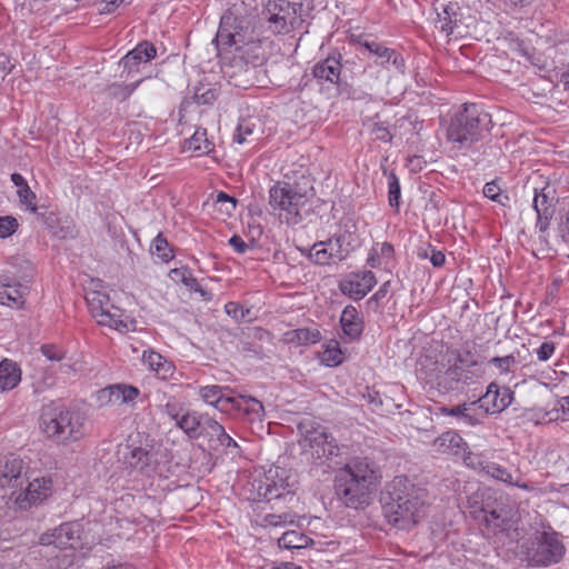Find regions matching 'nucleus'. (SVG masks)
I'll list each match as a JSON object with an SVG mask.
<instances>
[{"label":"nucleus","instance_id":"64","mask_svg":"<svg viewBox=\"0 0 569 569\" xmlns=\"http://www.w3.org/2000/svg\"><path fill=\"white\" fill-rule=\"evenodd\" d=\"M560 236L566 243H569V207L560 224Z\"/></svg>","mask_w":569,"mask_h":569},{"label":"nucleus","instance_id":"58","mask_svg":"<svg viewBox=\"0 0 569 569\" xmlns=\"http://www.w3.org/2000/svg\"><path fill=\"white\" fill-rule=\"evenodd\" d=\"M288 518L289 516L283 513V515H267L264 517V521L268 526H272V527H277V526H281V525H284L287 521H288Z\"/></svg>","mask_w":569,"mask_h":569},{"label":"nucleus","instance_id":"15","mask_svg":"<svg viewBox=\"0 0 569 569\" xmlns=\"http://www.w3.org/2000/svg\"><path fill=\"white\" fill-rule=\"evenodd\" d=\"M377 279L372 271L365 270L348 273L340 282L339 289L352 300H361L376 286Z\"/></svg>","mask_w":569,"mask_h":569},{"label":"nucleus","instance_id":"53","mask_svg":"<svg viewBox=\"0 0 569 569\" xmlns=\"http://www.w3.org/2000/svg\"><path fill=\"white\" fill-rule=\"evenodd\" d=\"M556 350V343L553 341H543L536 350L535 353L537 359L541 362L548 361Z\"/></svg>","mask_w":569,"mask_h":569},{"label":"nucleus","instance_id":"28","mask_svg":"<svg viewBox=\"0 0 569 569\" xmlns=\"http://www.w3.org/2000/svg\"><path fill=\"white\" fill-rule=\"evenodd\" d=\"M441 412L458 419L459 422L467 426H476L481 421V409L479 401L463 402L455 407H442Z\"/></svg>","mask_w":569,"mask_h":569},{"label":"nucleus","instance_id":"39","mask_svg":"<svg viewBox=\"0 0 569 569\" xmlns=\"http://www.w3.org/2000/svg\"><path fill=\"white\" fill-rule=\"evenodd\" d=\"M321 362L327 367L339 366L343 361V353L337 340H330L320 355Z\"/></svg>","mask_w":569,"mask_h":569},{"label":"nucleus","instance_id":"2","mask_svg":"<svg viewBox=\"0 0 569 569\" xmlns=\"http://www.w3.org/2000/svg\"><path fill=\"white\" fill-rule=\"evenodd\" d=\"M380 470L368 457H353L335 475V491L348 508L367 507L379 483Z\"/></svg>","mask_w":569,"mask_h":569},{"label":"nucleus","instance_id":"5","mask_svg":"<svg viewBox=\"0 0 569 569\" xmlns=\"http://www.w3.org/2000/svg\"><path fill=\"white\" fill-rule=\"evenodd\" d=\"M491 116L480 106L465 104L447 129V139L459 150H468L490 131Z\"/></svg>","mask_w":569,"mask_h":569},{"label":"nucleus","instance_id":"41","mask_svg":"<svg viewBox=\"0 0 569 569\" xmlns=\"http://www.w3.org/2000/svg\"><path fill=\"white\" fill-rule=\"evenodd\" d=\"M309 258L317 264L326 266L336 262L327 241L316 242L309 250Z\"/></svg>","mask_w":569,"mask_h":569},{"label":"nucleus","instance_id":"38","mask_svg":"<svg viewBox=\"0 0 569 569\" xmlns=\"http://www.w3.org/2000/svg\"><path fill=\"white\" fill-rule=\"evenodd\" d=\"M312 542L311 538L297 530L286 531L278 539V546L283 549H303Z\"/></svg>","mask_w":569,"mask_h":569},{"label":"nucleus","instance_id":"9","mask_svg":"<svg viewBox=\"0 0 569 569\" xmlns=\"http://www.w3.org/2000/svg\"><path fill=\"white\" fill-rule=\"evenodd\" d=\"M301 8L300 0H268L262 12L268 30L274 34L289 33Z\"/></svg>","mask_w":569,"mask_h":569},{"label":"nucleus","instance_id":"60","mask_svg":"<svg viewBox=\"0 0 569 569\" xmlns=\"http://www.w3.org/2000/svg\"><path fill=\"white\" fill-rule=\"evenodd\" d=\"M431 264L435 268H440L446 262V256L442 251L436 250L435 248L431 249V254L429 257Z\"/></svg>","mask_w":569,"mask_h":569},{"label":"nucleus","instance_id":"10","mask_svg":"<svg viewBox=\"0 0 569 569\" xmlns=\"http://www.w3.org/2000/svg\"><path fill=\"white\" fill-rule=\"evenodd\" d=\"M565 555V547L556 532H537L530 546L527 547L526 557L531 566L547 567L557 563Z\"/></svg>","mask_w":569,"mask_h":569},{"label":"nucleus","instance_id":"8","mask_svg":"<svg viewBox=\"0 0 569 569\" xmlns=\"http://www.w3.org/2000/svg\"><path fill=\"white\" fill-rule=\"evenodd\" d=\"M299 445L308 460L317 461L338 456L339 448L335 438L320 423L305 419L298 425Z\"/></svg>","mask_w":569,"mask_h":569},{"label":"nucleus","instance_id":"19","mask_svg":"<svg viewBox=\"0 0 569 569\" xmlns=\"http://www.w3.org/2000/svg\"><path fill=\"white\" fill-rule=\"evenodd\" d=\"M515 392L509 387H500L497 382H490L486 393L479 398L480 409L485 413H500L513 401Z\"/></svg>","mask_w":569,"mask_h":569},{"label":"nucleus","instance_id":"43","mask_svg":"<svg viewBox=\"0 0 569 569\" xmlns=\"http://www.w3.org/2000/svg\"><path fill=\"white\" fill-rule=\"evenodd\" d=\"M152 256L157 257L162 262H168L173 258V251L169 246L168 240L159 233L152 241L150 247Z\"/></svg>","mask_w":569,"mask_h":569},{"label":"nucleus","instance_id":"47","mask_svg":"<svg viewBox=\"0 0 569 569\" xmlns=\"http://www.w3.org/2000/svg\"><path fill=\"white\" fill-rule=\"evenodd\" d=\"M488 363L493 366L500 375L513 372L517 365L516 358L512 355L493 357L488 361Z\"/></svg>","mask_w":569,"mask_h":569},{"label":"nucleus","instance_id":"3","mask_svg":"<svg viewBox=\"0 0 569 569\" xmlns=\"http://www.w3.org/2000/svg\"><path fill=\"white\" fill-rule=\"evenodd\" d=\"M426 491L406 477H396L389 485L382 506L387 521L401 530L416 526L426 513Z\"/></svg>","mask_w":569,"mask_h":569},{"label":"nucleus","instance_id":"11","mask_svg":"<svg viewBox=\"0 0 569 569\" xmlns=\"http://www.w3.org/2000/svg\"><path fill=\"white\" fill-rule=\"evenodd\" d=\"M86 301L92 317L99 325L108 326L119 331H129L131 329L133 322L122 319V311L111 303L109 296L104 291H88L86 293Z\"/></svg>","mask_w":569,"mask_h":569},{"label":"nucleus","instance_id":"54","mask_svg":"<svg viewBox=\"0 0 569 569\" xmlns=\"http://www.w3.org/2000/svg\"><path fill=\"white\" fill-rule=\"evenodd\" d=\"M371 133L376 136V139L385 141V142L390 141L392 138L388 128L381 122H375L371 126Z\"/></svg>","mask_w":569,"mask_h":569},{"label":"nucleus","instance_id":"31","mask_svg":"<svg viewBox=\"0 0 569 569\" xmlns=\"http://www.w3.org/2000/svg\"><path fill=\"white\" fill-rule=\"evenodd\" d=\"M142 360L162 380L171 378L174 373L173 363L156 351H144Z\"/></svg>","mask_w":569,"mask_h":569},{"label":"nucleus","instance_id":"36","mask_svg":"<svg viewBox=\"0 0 569 569\" xmlns=\"http://www.w3.org/2000/svg\"><path fill=\"white\" fill-rule=\"evenodd\" d=\"M40 352L43 357H46L49 361H57L61 362L59 370L62 373H69L70 371H73L74 363L71 362H64L66 360H70L68 358L67 351L53 343H44L40 347Z\"/></svg>","mask_w":569,"mask_h":569},{"label":"nucleus","instance_id":"51","mask_svg":"<svg viewBox=\"0 0 569 569\" xmlns=\"http://www.w3.org/2000/svg\"><path fill=\"white\" fill-rule=\"evenodd\" d=\"M61 552V556H54V558L50 559V569H68L73 565V553Z\"/></svg>","mask_w":569,"mask_h":569},{"label":"nucleus","instance_id":"55","mask_svg":"<svg viewBox=\"0 0 569 569\" xmlns=\"http://www.w3.org/2000/svg\"><path fill=\"white\" fill-rule=\"evenodd\" d=\"M483 194H485V197H487L493 201L500 202V199H499L500 187L495 181L487 182L485 184Z\"/></svg>","mask_w":569,"mask_h":569},{"label":"nucleus","instance_id":"22","mask_svg":"<svg viewBox=\"0 0 569 569\" xmlns=\"http://www.w3.org/2000/svg\"><path fill=\"white\" fill-rule=\"evenodd\" d=\"M485 512V523L488 528H491L493 532L509 531L517 522L516 511L508 506H497L490 511L482 510Z\"/></svg>","mask_w":569,"mask_h":569},{"label":"nucleus","instance_id":"62","mask_svg":"<svg viewBox=\"0 0 569 569\" xmlns=\"http://www.w3.org/2000/svg\"><path fill=\"white\" fill-rule=\"evenodd\" d=\"M367 263L371 267V268H377L381 264V257L378 252V243L376 246H373L371 248V250L369 251V254H368V258H367Z\"/></svg>","mask_w":569,"mask_h":569},{"label":"nucleus","instance_id":"4","mask_svg":"<svg viewBox=\"0 0 569 569\" xmlns=\"http://www.w3.org/2000/svg\"><path fill=\"white\" fill-rule=\"evenodd\" d=\"M446 363L447 369L436 378L437 387L443 393L461 390L465 386L477 382L483 373L476 343L472 341L448 349Z\"/></svg>","mask_w":569,"mask_h":569},{"label":"nucleus","instance_id":"23","mask_svg":"<svg viewBox=\"0 0 569 569\" xmlns=\"http://www.w3.org/2000/svg\"><path fill=\"white\" fill-rule=\"evenodd\" d=\"M28 287L21 284L14 278L0 277V305L21 308L24 303V296Z\"/></svg>","mask_w":569,"mask_h":569},{"label":"nucleus","instance_id":"37","mask_svg":"<svg viewBox=\"0 0 569 569\" xmlns=\"http://www.w3.org/2000/svg\"><path fill=\"white\" fill-rule=\"evenodd\" d=\"M284 339L298 345H315L321 340V332L317 328H298L286 332Z\"/></svg>","mask_w":569,"mask_h":569},{"label":"nucleus","instance_id":"63","mask_svg":"<svg viewBox=\"0 0 569 569\" xmlns=\"http://www.w3.org/2000/svg\"><path fill=\"white\" fill-rule=\"evenodd\" d=\"M252 133V130L251 128L246 124V123H240L237 128V132H236V136H234V140L238 142V143H243L246 141V137L248 134H251Z\"/></svg>","mask_w":569,"mask_h":569},{"label":"nucleus","instance_id":"26","mask_svg":"<svg viewBox=\"0 0 569 569\" xmlns=\"http://www.w3.org/2000/svg\"><path fill=\"white\" fill-rule=\"evenodd\" d=\"M432 448L433 451L438 453L461 456L463 458L468 455L467 442L458 432L453 430H448L446 432H442L439 437H437L432 441Z\"/></svg>","mask_w":569,"mask_h":569},{"label":"nucleus","instance_id":"44","mask_svg":"<svg viewBox=\"0 0 569 569\" xmlns=\"http://www.w3.org/2000/svg\"><path fill=\"white\" fill-rule=\"evenodd\" d=\"M142 81L143 79L129 84L111 83L108 86L109 96L118 101H124L137 90Z\"/></svg>","mask_w":569,"mask_h":569},{"label":"nucleus","instance_id":"6","mask_svg":"<svg viewBox=\"0 0 569 569\" xmlns=\"http://www.w3.org/2000/svg\"><path fill=\"white\" fill-rule=\"evenodd\" d=\"M312 187L309 180L302 178V181L293 183L289 181H277L269 189V204L273 210L279 211L287 223H297L300 220V210L307 202Z\"/></svg>","mask_w":569,"mask_h":569},{"label":"nucleus","instance_id":"29","mask_svg":"<svg viewBox=\"0 0 569 569\" xmlns=\"http://www.w3.org/2000/svg\"><path fill=\"white\" fill-rule=\"evenodd\" d=\"M327 246L335 258V261L345 260L358 246L357 237L349 232L342 231L327 240Z\"/></svg>","mask_w":569,"mask_h":569},{"label":"nucleus","instance_id":"21","mask_svg":"<svg viewBox=\"0 0 569 569\" xmlns=\"http://www.w3.org/2000/svg\"><path fill=\"white\" fill-rule=\"evenodd\" d=\"M157 56L156 47L149 41L139 42L132 50L121 58L119 64L129 77L139 71L140 63H147Z\"/></svg>","mask_w":569,"mask_h":569},{"label":"nucleus","instance_id":"1","mask_svg":"<svg viewBox=\"0 0 569 569\" xmlns=\"http://www.w3.org/2000/svg\"><path fill=\"white\" fill-rule=\"evenodd\" d=\"M236 22L237 18L231 14L222 16L214 42L229 82L249 89L260 82V68L268 60V50L260 39L246 40Z\"/></svg>","mask_w":569,"mask_h":569},{"label":"nucleus","instance_id":"32","mask_svg":"<svg viewBox=\"0 0 569 569\" xmlns=\"http://www.w3.org/2000/svg\"><path fill=\"white\" fill-rule=\"evenodd\" d=\"M223 390L222 387L212 385L201 387L199 392L206 403L217 408L221 412H228L233 400L232 397L224 396Z\"/></svg>","mask_w":569,"mask_h":569},{"label":"nucleus","instance_id":"45","mask_svg":"<svg viewBox=\"0 0 569 569\" xmlns=\"http://www.w3.org/2000/svg\"><path fill=\"white\" fill-rule=\"evenodd\" d=\"M201 431V436L209 437L210 440L218 442L226 430L216 419L211 418L208 413H203Z\"/></svg>","mask_w":569,"mask_h":569},{"label":"nucleus","instance_id":"13","mask_svg":"<svg viewBox=\"0 0 569 569\" xmlns=\"http://www.w3.org/2000/svg\"><path fill=\"white\" fill-rule=\"evenodd\" d=\"M465 463L475 470L485 472L487 476L498 481L523 490H529V486L527 483L521 482L519 479H513L512 473L507 468L497 462L489 461L483 453L468 452L465 457Z\"/></svg>","mask_w":569,"mask_h":569},{"label":"nucleus","instance_id":"24","mask_svg":"<svg viewBox=\"0 0 569 569\" xmlns=\"http://www.w3.org/2000/svg\"><path fill=\"white\" fill-rule=\"evenodd\" d=\"M339 322L343 336L349 341L360 339L365 329V321L362 313L355 306L348 305L343 308Z\"/></svg>","mask_w":569,"mask_h":569},{"label":"nucleus","instance_id":"46","mask_svg":"<svg viewBox=\"0 0 569 569\" xmlns=\"http://www.w3.org/2000/svg\"><path fill=\"white\" fill-rule=\"evenodd\" d=\"M173 278L178 281H181L187 288L193 290L196 292L204 293L198 280L193 277L192 272L187 268L173 269L172 271Z\"/></svg>","mask_w":569,"mask_h":569},{"label":"nucleus","instance_id":"18","mask_svg":"<svg viewBox=\"0 0 569 569\" xmlns=\"http://www.w3.org/2000/svg\"><path fill=\"white\" fill-rule=\"evenodd\" d=\"M52 493L50 478L41 477L30 481L23 491L14 497V503L21 510H27L44 501Z\"/></svg>","mask_w":569,"mask_h":569},{"label":"nucleus","instance_id":"17","mask_svg":"<svg viewBox=\"0 0 569 569\" xmlns=\"http://www.w3.org/2000/svg\"><path fill=\"white\" fill-rule=\"evenodd\" d=\"M286 473L287 471L279 467L270 469L258 482V497L270 501L289 492L290 483Z\"/></svg>","mask_w":569,"mask_h":569},{"label":"nucleus","instance_id":"7","mask_svg":"<svg viewBox=\"0 0 569 569\" xmlns=\"http://www.w3.org/2000/svg\"><path fill=\"white\" fill-rule=\"evenodd\" d=\"M83 421L78 411L59 406L42 412L40 427L47 438L64 443L82 437Z\"/></svg>","mask_w":569,"mask_h":569},{"label":"nucleus","instance_id":"33","mask_svg":"<svg viewBox=\"0 0 569 569\" xmlns=\"http://www.w3.org/2000/svg\"><path fill=\"white\" fill-rule=\"evenodd\" d=\"M233 402L230 405V410L243 411L251 420H261L264 415L262 403L251 396L239 395L232 397Z\"/></svg>","mask_w":569,"mask_h":569},{"label":"nucleus","instance_id":"52","mask_svg":"<svg viewBox=\"0 0 569 569\" xmlns=\"http://www.w3.org/2000/svg\"><path fill=\"white\" fill-rule=\"evenodd\" d=\"M226 313L236 321H241L249 315V310L244 309L238 302L230 301L224 306Z\"/></svg>","mask_w":569,"mask_h":569},{"label":"nucleus","instance_id":"56","mask_svg":"<svg viewBox=\"0 0 569 569\" xmlns=\"http://www.w3.org/2000/svg\"><path fill=\"white\" fill-rule=\"evenodd\" d=\"M123 2V0H100V3H99V11L100 13L102 14H108V13H111L113 12L121 3Z\"/></svg>","mask_w":569,"mask_h":569},{"label":"nucleus","instance_id":"14","mask_svg":"<svg viewBox=\"0 0 569 569\" xmlns=\"http://www.w3.org/2000/svg\"><path fill=\"white\" fill-rule=\"evenodd\" d=\"M532 207L537 213L536 228L540 232H546L555 214L556 189L549 182H543L542 187H535Z\"/></svg>","mask_w":569,"mask_h":569},{"label":"nucleus","instance_id":"16","mask_svg":"<svg viewBox=\"0 0 569 569\" xmlns=\"http://www.w3.org/2000/svg\"><path fill=\"white\" fill-rule=\"evenodd\" d=\"M357 43L377 58L376 63L378 66L385 69L392 67L398 72H405V59L397 50L388 48L381 42L362 39L361 37H359Z\"/></svg>","mask_w":569,"mask_h":569},{"label":"nucleus","instance_id":"49","mask_svg":"<svg viewBox=\"0 0 569 569\" xmlns=\"http://www.w3.org/2000/svg\"><path fill=\"white\" fill-rule=\"evenodd\" d=\"M17 193L22 204H24L32 212L37 211V197L29 186L23 187L22 189H18Z\"/></svg>","mask_w":569,"mask_h":569},{"label":"nucleus","instance_id":"59","mask_svg":"<svg viewBox=\"0 0 569 569\" xmlns=\"http://www.w3.org/2000/svg\"><path fill=\"white\" fill-rule=\"evenodd\" d=\"M389 289H390V281L383 282L380 286V288L371 296V298L369 299L368 302L371 303V302L381 301L389 292Z\"/></svg>","mask_w":569,"mask_h":569},{"label":"nucleus","instance_id":"27","mask_svg":"<svg viewBox=\"0 0 569 569\" xmlns=\"http://www.w3.org/2000/svg\"><path fill=\"white\" fill-rule=\"evenodd\" d=\"M24 470L23 460L14 453L0 456V487L16 483Z\"/></svg>","mask_w":569,"mask_h":569},{"label":"nucleus","instance_id":"30","mask_svg":"<svg viewBox=\"0 0 569 569\" xmlns=\"http://www.w3.org/2000/svg\"><path fill=\"white\" fill-rule=\"evenodd\" d=\"M120 460L130 469L143 471L151 462V455L143 448L126 445L119 450Z\"/></svg>","mask_w":569,"mask_h":569},{"label":"nucleus","instance_id":"34","mask_svg":"<svg viewBox=\"0 0 569 569\" xmlns=\"http://www.w3.org/2000/svg\"><path fill=\"white\" fill-rule=\"evenodd\" d=\"M21 380V370L16 362L3 359L0 361V389L12 390Z\"/></svg>","mask_w":569,"mask_h":569},{"label":"nucleus","instance_id":"48","mask_svg":"<svg viewBox=\"0 0 569 569\" xmlns=\"http://www.w3.org/2000/svg\"><path fill=\"white\" fill-rule=\"evenodd\" d=\"M162 411L174 422L186 412L183 405L174 397H169L162 407Z\"/></svg>","mask_w":569,"mask_h":569},{"label":"nucleus","instance_id":"61","mask_svg":"<svg viewBox=\"0 0 569 569\" xmlns=\"http://www.w3.org/2000/svg\"><path fill=\"white\" fill-rule=\"evenodd\" d=\"M194 98H196L198 103L209 104V103H211L212 101H214L217 99V93H216L214 90L208 89L206 92H203L201 94H199L197 92Z\"/></svg>","mask_w":569,"mask_h":569},{"label":"nucleus","instance_id":"35","mask_svg":"<svg viewBox=\"0 0 569 569\" xmlns=\"http://www.w3.org/2000/svg\"><path fill=\"white\" fill-rule=\"evenodd\" d=\"M203 413L197 411L187 410L181 418L176 422V426L180 428L191 439H198L201 437V423Z\"/></svg>","mask_w":569,"mask_h":569},{"label":"nucleus","instance_id":"50","mask_svg":"<svg viewBox=\"0 0 569 569\" xmlns=\"http://www.w3.org/2000/svg\"><path fill=\"white\" fill-rule=\"evenodd\" d=\"M18 221L11 216L0 217V238L10 237L18 229Z\"/></svg>","mask_w":569,"mask_h":569},{"label":"nucleus","instance_id":"12","mask_svg":"<svg viewBox=\"0 0 569 569\" xmlns=\"http://www.w3.org/2000/svg\"><path fill=\"white\" fill-rule=\"evenodd\" d=\"M80 541V526L74 522H66L58 528L46 531L39 537V545L51 548L52 555L56 549L67 552H72L79 546Z\"/></svg>","mask_w":569,"mask_h":569},{"label":"nucleus","instance_id":"25","mask_svg":"<svg viewBox=\"0 0 569 569\" xmlns=\"http://www.w3.org/2000/svg\"><path fill=\"white\" fill-rule=\"evenodd\" d=\"M140 395L137 387L126 383L108 386L99 391V400L102 403L122 405L133 402Z\"/></svg>","mask_w":569,"mask_h":569},{"label":"nucleus","instance_id":"40","mask_svg":"<svg viewBox=\"0 0 569 569\" xmlns=\"http://www.w3.org/2000/svg\"><path fill=\"white\" fill-rule=\"evenodd\" d=\"M187 143L189 150H193L202 154H207L213 149L212 142L207 138L206 129H197Z\"/></svg>","mask_w":569,"mask_h":569},{"label":"nucleus","instance_id":"42","mask_svg":"<svg viewBox=\"0 0 569 569\" xmlns=\"http://www.w3.org/2000/svg\"><path fill=\"white\" fill-rule=\"evenodd\" d=\"M383 173L388 178V202L389 206L396 211L399 210L401 199V187L397 174L393 171L387 172L383 169Z\"/></svg>","mask_w":569,"mask_h":569},{"label":"nucleus","instance_id":"57","mask_svg":"<svg viewBox=\"0 0 569 569\" xmlns=\"http://www.w3.org/2000/svg\"><path fill=\"white\" fill-rule=\"evenodd\" d=\"M228 243L233 248L237 253H244L249 246L243 241V239L237 234L232 236Z\"/></svg>","mask_w":569,"mask_h":569},{"label":"nucleus","instance_id":"20","mask_svg":"<svg viewBox=\"0 0 569 569\" xmlns=\"http://www.w3.org/2000/svg\"><path fill=\"white\" fill-rule=\"evenodd\" d=\"M341 59V53L333 52L318 61L312 68L313 78L320 83L339 84L342 71Z\"/></svg>","mask_w":569,"mask_h":569}]
</instances>
